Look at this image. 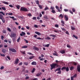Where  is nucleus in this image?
I'll return each instance as SVG.
<instances>
[{
	"label": "nucleus",
	"instance_id": "nucleus-1",
	"mask_svg": "<svg viewBox=\"0 0 80 80\" xmlns=\"http://www.w3.org/2000/svg\"><path fill=\"white\" fill-rule=\"evenodd\" d=\"M56 66L58 67V65H57V63H53L52 64H51V70H52V69H53V68H55V67H56Z\"/></svg>",
	"mask_w": 80,
	"mask_h": 80
},
{
	"label": "nucleus",
	"instance_id": "nucleus-2",
	"mask_svg": "<svg viewBox=\"0 0 80 80\" xmlns=\"http://www.w3.org/2000/svg\"><path fill=\"white\" fill-rule=\"evenodd\" d=\"M21 11H24V12H28V9L22 7L20 9Z\"/></svg>",
	"mask_w": 80,
	"mask_h": 80
},
{
	"label": "nucleus",
	"instance_id": "nucleus-3",
	"mask_svg": "<svg viewBox=\"0 0 80 80\" xmlns=\"http://www.w3.org/2000/svg\"><path fill=\"white\" fill-rule=\"evenodd\" d=\"M9 50L12 52H13L14 53H16L17 52V51L14 48H9Z\"/></svg>",
	"mask_w": 80,
	"mask_h": 80
},
{
	"label": "nucleus",
	"instance_id": "nucleus-4",
	"mask_svg": "<svg viewBox=\"0 0 80 80\" xmlns=\"http://www.w3.org/2000/svg\"><path fill=\"white\" fill-rule=\"evenodd\" d=\"M10 36L11 38H13L16 36V34L13 33H12L10 35Z\"/></svg>",
	"mask_w": 80,
	"mask_h": 80
},
{
	"label": "nucleus",
	"instance_id": "nucleus-5",
	"mask_svg": "<svg viewBox=\"0 0 80 80\" xmlns=\"http://www.w3.org/2000/svg\"><path fill=\"white\" fill-rule=\"evenodd\" d=\"M64 18L66 21L68 20V16L67 15H64Z\"/></svg>",
	"mask_w": 80,
	"mask_h": 80
},
{
	"label": "nucleus",
	"instance_id": "nucleus-6",
	"mask_svg": "<svg viewBox=\"0 0 80 80\" xmlns=\"http://www.w3.org/2000/svg\"><path fill=\"white\" fill-rule=\"evenodd\" d=\"M19 62V59L18 58H17L15 61V64H18V62Z\"/></svg>",
	"mask_w": 80,
	"mask_h": 80
},
{
	"label": "nucleus",
	"instance_id": "nucleus-7",
	"mask_svg": "<svg viewBox=\"0 0 80 80\" xmlns=\"http://www.w3.org/2000/svg\"><path fill=\"white\" fill-rule=\"evenodd\" d=\"M77 70L79 72H80V65H78L77 66Z\"/></svg>",
	"mask_w": 80,
	"mask_h": 80
},
{
	"label": "nucleus",
	"instance_id": "nucleus-8",
	"mask_svg": "<svg viewBox=\"0 0 80 80\" xmlns=\"http://www.w3.org/2000/svg\"><path fill=\"white\" fill-rule=\"evenodd\" d=\"M59 18H61V19L62 20V19L63 18V16L62 15V14H61L59 15V16L58 17Z\"/></svg>",
	"mask_w": 80,
	"mask_h": 80
},
{
	"label": "nucleus",
	"instance_id": "nucleus-9",
	"mask_svg": "<svg viewBox=\"0 0 80 80\" xmlns=\"http://www.w3.org/2000/svg\"><path fill=\"white\" fill-rule=\"evenodd\" d=\"M33 49L34 50H36V51H38L39 50V49L38 48L35 46H34L33 47Z\"/></svg>",
	"mask_w": 80,
	"mask_h": 80
},
{
	"label": "nucleus",
	"instance_id": "nucleus-10",
	"mask_svg": "<svg viewBox=\"0 0 80 80\" xmlns=\"http://www.w3.org/2000/svg\"><path fill=\"white\" fill-rule=\"evenodd\" d=\"M31 64L32 65H37V62L34 61L32 62Z\"/></svg>",
	"mask_w": 80,
	"mask_h": 80
},
{
	"label": "nucleus",
	"instance_id": "nucleus-11",
	"mask_svg": "<svg viewBox=\"0 0 80 80\" xmlns=\"http://www.w3.org/2000/svg\"><path fill=\"white\" fill-rule=\"evenodd\" d=\"M35 33H36V34H37V35H39V36H40V35H42V34H41L40 33L38 32H35Z\"/></svg>",
	"mask_w": 80,
	"mask_h": 80
},
{
	"label": "nucleus",
	"instance_id": "nucleus-12",
	"mask_svg": "<svg viewBox=\"0 0 80 80\" xmlns=\"http://www.w3.org/2000/svg\"><path fill=\"white\" fill-rule=\"evenodd\" d=\"M61 70V68H58L55 70V72H57V71H60Z\"/></svg>",
	"mask_w": 80,
	"mask_h": 80
},
{
	"label": "nucleus",
	"instance_id": "nucleus-13",
	"mask_svg": "<svg viewBox=\"0 0 80 80\" xmlns=\"http://www.w3.org/2000/svg\"><path fill=\"white\" fill-rule=\"evenodd\" d=\"M6 50L5 49H3L2 50V52L4 53H5V52H6Z\"/></svg>",
	"mask_w": 80,
	"mask_h": 80
},
{
	"label": "nucleus",
	"instance_id": "nucleus-14",
	"mask_svg": "<svg viewBox=\"0 0 80 80\" xmlns=\"http://www.w3.org/2000/svg\"><path fill=\"white\" fill-rule=\"evenodd\" d=\"M0 20H2L3 23H4L5 22V19H4V18H2V19H1Z\"/></svg>",
	"mask_w": 80,
	"mask_h": 80
},
{
	"label": "nucleus",
	"instance_id": "nucleus-15",
	"mask_svg": "<svg viewBox=\"0 0 80 80\" xmlns=\"http://www.w3.org/2000/svg\"><path fill=\"white\" fill-rule=\"evenodd\" d=\"M36 39H37L38 40H43V38H41L40 37L36 38Z\"/></svg>",
	"mask_w": 80,
	"mask_h": 80
},
{
	"label": "nucleus",
	"instance_id": "nucleus-16",
	"mask_svg": "<svg viewBox=\"0 0 80 80\" xmlns=\"http://www.w3.org/2000/svg\"><path fill=\"white\" fill-rule=\"evenodd\" d=\"M60 53H62V54H63V53H65V52L64 50H62L60 51Z\"/></svg>",
	"mask_w": 80,
	"mask_h": 80
},
{
	"label": "nucleus",
	"instance_id": "nucleus-17",
	"mask_svg": "<svg viewBox=\"0 0 80 80\" xmlns=\"http://www.w3.org/2000/svg\"><path fill=\"white\" fill-rule=\"evenodd\" d=\"M74 69V67L73 66H71L70 68V70H73V69Z\"/></svg>",
	"mask_w": 80,
	"mask_h": 80
},
{
	"label": "nucleus",
	"instance_id": "nucleus-18",
	"mask_svg": "<svg viewBox=\"0 0 80 80\" xmlns=\"http://www.w3.org/2000/svg\"><path fill=\"white\" fill-rule=\"evenodd\" d=\"M23 63L24 65H25L26 66L28 65V62H24Z\"/></svg>",
	"mask_w": 80,
	"mask_h": 80
},
{
	"label": "nucleus",
	"instance_id": "nucleus-19",
	"mask_svg": "<svg viewBox=\"0 0 80 80\" xmlns=\"http://www.w3.org/2000/svg\"><path fill=\"white\" fill-rule=\"evenodd\" d=\"M2 2L3 3H4V4H6V5L8 4V3L5 1Z\"/></svg>",
	"mask_w": 80,
	"mask_h": 80
},
{
	"label": "nucleus",
	"instance_id": "nucleus-20",
	"mask_svg": "<svg viewBox=\"0 0 80 80\" xmlns=\"http://www.w3.org/2000/svg\"><path fill=\"white\" fill-rule=\"evenodd\" d=\"M50 37H54V38H55V37H56V36L55 35L53 34H51L50 35Z\"/></svg>",
	"mask_w": 80,
	"mask_h": 80
},
{
	"label": "nucleus",
	"instance_id": "nucleus-21",
	"mask_svg": "<svg viewBox=\"0 0 80 80\" xmlns=\"http://www.w3.org/2000/svg\"><path fill=\"white\" fill-rule=\"evenodd\" d=\"M33 58H34V56H31L29 57V59H30V60H31V59H33Z\"/></svg>",
	"mask_w": 80,
	"mask_h": 80
},
{
	"label": "nucleus",
	"instance_id": "nucleus-22",
	"mask_svg": "<svg viewBox=\"0 0 80 80\" xmlns=\"http://www.w3.org/2000/svg\"><path fill=\"white\" fill-rule=\"evenodd\" d=\"M49 9V8L47 7V6H46V7L44 8V10L45 11H46L47 10H48Z\"/></svg>",
	"mask_w": 80,
	"mask_h": 80
},
{
	"label": "nucleus",
	"instance_id": "nucleus-23",
	"mask_svg": "<svg viewBox=\"0 0 80 80\" xmlns=\"http://www.w3.org/2000/svg\"><path fill=\"white\" fill-rule=\"evenodd\" d=\"M65 70H66L67 72L69 71V68H68V67H67V68L66 67Z\"/></svg>",
	"mask_w": 80,
	"mask_h": 80
},
{
	"label": "nucleus",
	"instance_id": "nucleus-24",
	"mask_svg": "<svg viewBox=\"0 0 80 80\" xmlns=\"http://www.w3.org/2000/svg\"><path fill=\"white\" fill-rule=\"evenodd\" d=\"M44 18H45L46 19H48V17H47V16L46 15H45L44 16Z\"/></svg>",
	"mask_w": 80,
	"mask_h": 80
},
{
	"label": "nucleus",
	"instance_id": "nucleus-25",
	"mask_svg": "<svg viewBox=\"0 0 80 80\" xmlns=\"http://www.w3.org/2000/svg\"><path fill=\"white\" fill-rule=\"evenodd\" d=\"M71 28L72 30H75V28L72 26H71Z\"/></svg>",
	"mask_w": 80,
	"mask_h": 80
},
{
	"label": "nucleus",
	"instance_id": "nucleus-26",
	"mask_svg": "<svg viewBox=\"0 0 80 80\" xmlns=\"http://www.w3.org/2000/svg\"><path fill=\"white\" fill-rule=\"evenodd\" d=\"M3 17V15L2 14H0V19H2Z\"/></svg>",
	"mask_w": 80,
	"mask_h": 80
},
{
	"label": "nucleus",
	"instance_id": "nucleus-27",
	"mask_svg": "<svg viewBox=\"0 0 80 80\" xmlns=\"http://www.w3.org/2000/svg\"><path fill=\"white\" fill-rule=\"evenodd\" d=\"M36 4H37V5H39V1L38 0H37L36 1Z\"/></svg>",
	"mask_w": 80,
	"mask_h": 80
},
{
	"label": "nucleus",
	"instance_id": "nucleus-28",
	"mask_svg": "<svg viewBox=\"0 0 80 80\" xmlns=\"http://www.w3.org/2000/svg\"><path fill=\"white\" fill-rule=\"evenodd\" d=\"M65 69H66V67H64L62 68L61 70H65Z\"/></svg>",
	"mask_w": 80,
	"mask_h": 80
},
{
	"label": "nucleus",
	"instance_id": "nucleus-29",
	"mask_svg": "<svg viewBox=\"0 0 80 80\" xmlns=\"http://www.w3.org/2000/svg\"><path fill=\"white\" fill-rule=\"evenodd\" d=\"M35 71V68H33L31 72L32 73H33Z\"/></svg>",
	"mask_w": 80,
	"mask_h": 80
},
{
	"label": "nucleus",
	"instance_id": "nucleus-30",
	"mask_svg": "<svg viewBox=\"0 0 80 80\" xmlns=\"http://www.w3.org/2000/svg\"><path fill=\"white\" fill-rule=\"evenodd\" d=\"M27 47H28L27 46H25L22 47V48H27Z\"/></svg>",
	"mask_w": 80,
	"mask_h": 80
},
{
	"label": "nucleus",
	"instance_id": "nucleus-31",
	"mask_svg": "<svg viewBox=\"0 0 80 80\" xmlns=\"http://www.w3.org/2000/svg\"><path fill=\"white\" fill-rule=\"evenodd\" d=\"M20 37H19L17 40V42H19V41H20Z\"/></svg>",
	"mask_w": 80,
	"mask_h": 80
},
{
	"label": "nucleus",
	"instance_id": "nucleus-32",
	"mask_svg": "<svg viewBox=\"0 0 80 80\" xmlns=\"http://www.w3.org/2000/svg\"><path fill=\"white\" fill-rule=\"evenodd\" d=\"M0 14H2L3 15H5V13L3 12L0 11Z\"/></svg>",
	"mask_w": 80,
	"mask_h": 80
},
{
	"label": "nucleus",
	"instance_id": "nucleus-33",
	"mask_svg": "<svg viewBox=\"0 0 80 80\" xmlns=\"http://www.w3.org/2000/svg\"><path fill=\"white\" fill-rule=\"evenodd\" d=\"M2 8L3 10H4V11H5V10H6V8H5L4 7H2Z\"/></svg>",
	"mask_w": 80,
	"mask_h": 80
},
{
	"label": "nucleus",
	"instance_id": "nucleus-34",
	"mask_svg": "<svg viewBox=\"0 0 80 80\" xmlns=\"http://www.w3.org/2000/svg\"><path fill=\"white\" fill-rule=\"evenodd\" d=\"M51 12L52 13H56V12L54 10H52Z\"/></svg>",
	"mask_w": 80,
	"mask_h": 80
},
{
	"label": "nucleus",
	"instance_id": "nucleus-35",
	"mask_svg": "<svg viewBox=\"0 0 80 80\" xmlns=\"http://www.w3.org/2000/svg\"><path fill=\"white\" fill-rule=\"evenodd\" d=\"M77 76V74H75L73 76V78H76Z\"/></svg>",
	"mask_w": 80,
	"mask_h": 80
},
{
	"label": "nucleus",
	"instance_id": "nucleus-36",
	"mask_svg": "<svg viewBox=\"0 0 80 80\" xmlns=\"http://www.w3.org/2000/svg\"><path fill=\"white\" fill-rule=\"evenodd\" d=\"M21 53H22V54H24V55H25V51H21Z\"/></svg>",
	"mask_w": 80,
	"mask_h": 80
},
{
	"label": "nucleus",
	"instance_id": "nucleus-37",
	"mask_svg": "<svg viewBox=\"0 0 80 80\" xmlns=\"http://www.w3.org/2000/svg\"><path fill=\"white\" fill-rule=\"evenodd\" d=\"M61 23H62L63 25H65V21L63 20H61Z\"/></svg>",
	"mask_w": 80,
	"mask_h": 80
},
{
	"label": "nucleus",
	"instance_id": "nucleus-38",
	"mask_svg": "<svg viewBox=\"0 0 80 80\" xmlns=\"http://www.w3.org/2000/svg\"><path fill=\"white\" fill-rule=\"evenodd\" d=\"M58 72H57L58 74H61V73H62V71H61V70L58 71Z\"/></svg>",
	"mask_w": 80,
	"mask_h": 80
},
{
	"label": "nucleus",
	"instance_id": "nucleus-39",
	"mask_svg": "<svg viewBox=\"0 0 80 80\" xmlns=\"http://www.w3.org/2000/svg\"><path fill=\"white\" fill-rule=\"evenodd\" d=\"M73 37L75 38H76V39H78V37L77 36H75V35H73Z\"/></svg>",
	"mask_w": 80,
	"mask_h": 80
},
{
	"label": "nucleus",
	"instance_id": "nucleus-40",
	"mask_svg": "<svg viewBox=\"0 0 80 80\" xmlns=\"http://www.w3.org/2000/svg\"><path fill=\"white\" fill-rule=\"evenodd\" d=\"M64 12H68V9H65L64 10Z\"/></svg>",
	"mask_w": 80,
	"mask_h": 80
},
{
	"label": "nucleus",
	"instance_id": "nucleus-41",
	"mask_svg": "<svg viewBox=\"0 0 80 80\" xmlns=\"http://www.w3.org/2000/svg\"><path fill=\"white\" fill-rule=\"evenodd\" d=\"M69 12H70V13H71V14H72V15H73V12H72V10H69Z\"/></svg>",
	"mask_w": 80,
	"mask_h": 80
},
{
	"label": "nucleus",
	"instance_id": "nucleus-42",
	"mask_svg": "<svg viewBox=\"0 0 80 80\" xmlns=\"http://www.w3.org/2000/svg\"><path fill=\"white\" fill-rule=\"evenodd\" d=\"M38 6H39V8H41V9H42V6H41V5H39Z\"/></svg>",
	"mask_w": 80,
	"mask_h": 80
},
{
	"label": "nucleus",
	"instance_id": "nucleus-43",
	"mask_svg": "<svg viewBox=\"0 0 80 80\" xmlns=\"http://www.w3.org/2000/svg\"><path fill=\"white\" fill-rule=\"evenodd\" d=\"M55 27H56V28H58V24H56L55 25Z\"/></svg>",
	"mask_w": 80,
	"mask_h": 80
},
{
	"label": "nucleus",
	"instance_id": "nucleus-44",
	"mask_svg": "<svg viewBox=\"0 0 80 80\" xmlns=\"http://www.w3.org/2000/svg\"><path fill=\"white\" fill-rule=\"evenodd\" d=\"M27 53H28V55H33V54H32V53H31V52H28Z\"/></svg>",
	"mask_w": 80,
	"mask_h": 80
},
{
	"label": "nucleus",
	"instance_id": "nucleus-45",
	"mask_svg": "<svg viewBox=\"0 0 80 80\" xmlns=\"http://www.w3.org/2000/svg\"><path fill=\"white\" fill-rule=\"evenodd\" d=\"M49 44H48L46 45H45V47H49Z\"/></svg>",
	"mask_w": 80,
	"mask_h": 80
},
{
	"label": "nucleus",
	"instance_id": "nucleus-46",
	"mask_svg": "<svg viewBox=\"0 0 80 80\" xmlns=\"http://www.w3.org/2000/svg\"><path fill=\"white\" fill-rule=\"evenodd\" d=\"M8 15H13V14H12V13L10 12L8 13Z\"/></svg>",
	"mask_w": 80,
	"mask_h": 80
},
{
	"label": "nucleus",
	"instance_id": "nucleus-47",
	"mask_svg": "<svg viewBox=\"0 0 80 80\" xmlns=\"http://www.w3.org/2000/svg\"><path fill=\"white\" fill-rule=\"evenodd\" d=\"M28 16H29V17H31L32 16V14L30 13H29L28 14Z\"/></svg>",
	"mask_w": 80,
	"mask_h": 80
},
{
	"label": "nucleus",
	"instance_id": "nucleus-48",
	"mask_svg": "<svg viewBox=\"0 0 80 80\" xmlns=\"http://www.w3.org/2000/svg\"><path fill=\"white\" fill-rule=\"evenodd\" d=\"M32 20H37V18H36V17H33L32 18Z\"/></svg>",
	"mask_w": 80,
	"mask_h": 80
},
{
	"label": "nucleus",
	"instance_id": "nucleus-49",
	"mask_svg": "<svg viewBox=\"0 0 80 80\" xmlns=\"http://www.w3.org/2000/svg\"><path fill=\"white\" fill-rule=\"evenodd\" d=\"M34 27L35 28H38V26H37V25H36V24H34Z\"/></svg>",
	"mask_w": 80,
	"mask_h": 80
},
{
	"label": "nucleus",
	"instance_id": "nucleus-50",
	"mask_svg": "<svg viewBox=\"0 0 80 80\" xmlns=\"http://www.w3.org/2000/svg\"><path fill=\"white\" fill-rule=\"evenodd\" d=\"M16 7L18 9H20V6L18 5L16 6Z\"/></svg>",
	"mask_w": 80,
	"mask_h": 80
},
{
	"label": "nucleus",
	"instance_id": "nucleus-51",
	"mask_svg": "<svg viewBox=\"0 0 80 80\" xmlns=\"http://www.w3.org/2000/svg\"><path fill=\"white\" fill-rule=\"evenodd\" d=\"M46 39H47V40H51V38L49 37H47V38H46Z\"/></svg>",
	"mask_w": 80,
	"mask_h": 80
},
{
	"label": "nucleus",
	"instance_id": "nucleus-52",
	"mask_svg": "<svg viewBox=\"0 0 80 80\" xmlns=\"http://www.w3.org/2000/svg\"><path fill=\"white\" fill-rule=\"evenodd\" d=\"M72 11L73 12H75V9L74 8H73L72 9Z\"/></svg>",
	"mask_w": 80,
	"mask_h": 80
},
{
	"label": "nucleus",
	"instance_id": "nucleus-53",
	"mask_svg": "<svg viewBox=\"0 0 80 80\" xmlns=\"http://www.w3.org/2000/svg\"><path fill=\"white\" fill-rule=\"evenodd\" d=\"M22 35H23L24 36V35H25V32H22Z\"/></svg>",
	"mask_w": 80,
	"mask_h": 80
},
{
	"label": "nucleus",
	"instance_id": "nucleus-54",
	"mask_svg": "<svg viewBox=\"0 0 80 80\" xmlns=\"http://www.w3.org/2000/svg\"><path fill=\"white\" fill-rule=\"evenodd\" d=\"M67 47H68V48H70V47H71V46H70L69 45V44H67Z\"/></svg>",
	"mask_w": 80,
	"mask_h": 80
},
{
	"label": "nucleus",
	"instance_id": "nucleus-55",
	"mask_svg": "<svg viewBox=\"0 0 80 80\" xmlns=\"http://www.w3.org/2000/svg\"><path fill=\"white\" fill-rule=\"evenodd\" d=\"M51 10H53L54 9V7H51Z\"/></svg>",
	"mask_w": 80,
	"mask_h": 80
},
{
	"label": "nucleus",
	"instance_id": "nucleus-56",
	"mask_svg": "<svg viewBox=\"0 0 80 80\" xmlns=\"http://www.w3.org/2000/svg\"><path fill=\"white\" fill-rule=\"evenodd\" d=\"M53 55H54V56H58V55L56 54V53H53Z\"/></svg>",
	"mask_w": 80,
	"mask_h": 80
},
{
	"label": "nucleus",
	"instance_id": "nucleus-57",
	"mask_svg": "<svg viewBox=\"0 0 80 80\" xmlns=\"http://www.w3.org/2000/svg\"><path fill=\"white\" fill-rule=\"evenodd\" d=\"M7 30H8V31H9V32H11V29H10V28H7Z\"/></svg>",
	"mask_w": 80,
	"mask_h": 80
},
{
	"label": "nucleus",
	"instance_id": "nucleus-58",
	"mask_svg": "<svg viewBox=\"0 0 80 80\" xmlns=\"http://www.w3.org/2000/svg\"><path fill=\"white\" fill-rule=\"evenodd\" d=\"M9 7H11V8H13V5H9Z\"/></svg>",
	"mask_w": 80,
	"mask_h": 80
},
{
	"label": "nucleus",
	"instance_id": "nucleus-59",
	"mask_svg": "<svg viewBox=\"0 0 80 80\" xmlns=\"http://www.w3.org/2000/svg\"><path fill=\"white\" fill-rule=\"evenodd\" d=\"M3 68H4V67H3V66H2L0 68L1 70H3Z\"/></svg>",
	"mask_w": 80,
	"mask_h": 80
},
{
	"label": "nucleus",
	"instance_id": "nucleus-60",
	"mask_svg": "<svg viewBox=\"0 0 80 80\" xmlns=\"http://www.w3.org/2000/svg\"><path fill=\"white\" fill-rule=\"evenodd\" d=\"M25 79L26 80H28V79H29V77L28 76L26 77V78H25Z\"/></svg>",
	"mask_w": 80,
	"mask_h": 80
},
{
	"label": "nucleus",
	"instance_id": "nucleus-61",
	"mask_svg": "<svg viewBox=\"0 0 80 80\" xmlns=\"http://www.w3.org/2000/svg\"><path fill=\"white\" fill-rule=\"evenodd\" d=\"M23 64V63L22 62H21L20 63H19V65H22Z\"/></svg>",
	"mask_w": 80,
	"mask_h": 80
},
{
	"label": "nucleus",
	"instance_id": "nucleus-62",
	"mask_svg": "<svg viewBox=\"0 0 80 80\" xmlns=\"http://www.w3.org/2000/svg\"><path fill=\"white\" fill-rule=\"evenodd\" d=\"M3 38H4V37L3 36H1V39L2 40H3Z\"/></svg>",
	"mask_w": 80,
	"mask_h": 80
},
{
	"label": "nucleus",
	"instance_id": "nucleus-63",
	"mask_svg": "<svg viewBox=\"0 0 80 80\" xmlns=\"http://www.w3.org/2000/svg\"><path fill=\"white\" fill-rule=\"evenodd\" d=\"M7 58H8L9 60H10V57L9 56H7Z\"/></svg>",
	"mask_w": 80,
	"mask_h": 80
},
{
	"label": "nucleus",
	"instance_id": "nucleus-64",
	"mask_svg": "<svg viewBox=\"0 0 80 80\" xmlns=\"http://www.w3.org/2000/svg\"><path fill=\"white\" fill-rule=\"evenodd\" d=\"M73 78H73V77H71V80H74Z\"/></svg>",
	"mask_w": 80,
	"mask_h": 80
}]
</instances>
